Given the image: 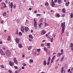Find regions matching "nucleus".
<instances>
[{"label": "nucleus", "mask_w": 73, "mask_h": 73, "mask_svg": "<svg viewBox=\"0 0 73 73\" xmlns=\"http://www.w3.org/2000/svg\"><path fill=\"white\" fill-rule=\"evenodd\" d=\"M6 13L5 12L3 13V15L4 16H6Z\"/></svg>", "instance_id": "nucleus-37"}, {"label": "nucleus", "mask_w": 73, "mask_h": 73, "mask_svg": "<svg viewBox=\"0 0 73 73\" xmlns=\"http://www.w3.org/2000/svg\"><path fill=\"white\" fill-rule=\"evenodd\" d=\"M56 16L57 17H60V14H58L57 15H56Z\"/></svg>", "instance_id": "nucleus-41"}, {"label": "nucleus", "mask_w": 73, "mask_h": 73, "mask_svg": "<svg viewBox=\"0 0 73 73\" xmlns=\"http://www.w3.org/2000/svg\"><path fill=\"white\" fill-rule=\"evenodd\" d=\"M9 72L10 73H12V71L11 70H9Z\"/></svg>", "instance_id": "nucleus-57"}, {"label": "nucleus", "mask_w": 73, "mask_h": 73, "mask_svg": "<svg viewBox=\"0 0 73 73\" xmlns=\"http://www.w3.org/2000/svg\"><path fill=\"white\" fill-rule=\"evenodd\" d=\"M45 5L46 6H48L49 5V3L46 2L45 3Z\"/></svg>", "instance_id": "nucleus-20"}, {"label": "nucleus", "mask_w": 73, "mask_h": 73, "mask_svg": "<svg viewBox=\"0 0 73 73\" xmlns=\"http://www.w3.org/2000/svg\"><path fill=\"white\" fill-rule=\"evenodd\" d=\"M62 11L63 13H65V12H66V11H65V8H63L62 9Z\"/></svg>", "instance_id": "nucleus-19"}, {"label": "nucleus", "mask_w": 73, "mask_h": 73, "mask_svg": "<svg viewBox=\"0 0 73 73\" xmlns=\"http://www.w3.org/2000/svg\"><path fill=\"white\" fill-rule=\"evenodd\" d=\"M5 54L8 57H9L11 56V52L9 51V50H7L6 52H5Z\"/></svg>", "instance_id": "nucleus-3"}, {"label": "nucleus", "mask_w": 73, "mask_h": 73, "mask_svg": "<svg viewBox=\"0 0 73 73\" xmlns=\"http://www.w3.org/2000/svg\"><path fill=\"white\" fill-rule=\"evenodd\" d=\"M37 11L36 10H35L34 11V13H37Z\"/></svg>", "instance_id": "nucleus-59"}, {"label": "nucleus", "mask_w": 73, "mask_h": 73, "mask_svg": "<svg viewBox=\"0 0 73 73\" xmlns=\"http://www.w3.org/2000/svg\"><path fill=\"white\" fill-rule=\"evenodd\" d=\"M22 69H24V66H23L22 67Z\"/></svg>", "instance_id": "nucleus-64"}, {"label": "nucleus", "mask_w": 73, "mask_h": 73, "mask_svg": "<svg viewBox=\"0 0 73 73\" xmlns=\"http://www.w3.org/2000/svg\"><path fill=\"white\" fill-rule=\"evenodd\" d=\"M51 60V59H50V57H49L48 58V61H50V60Z\"/></svg>", "instance_id": "nucleus-47"}, {"label": "nucleus", "mask_w": 73, "mask_h": 73, "mask_svg": "<svg viewBox=\"0 0 73 73\" xmlns=\"http://www.w3.org/2000/svg\"><path fill=\"white\" fill-rule=\"evenodd\" d=\"M34 27L35 29H37V19L36 18L34 19Z\"/></svg>", "instance_id": "nucleus-2"}, {"label": "nucleus", "mask_w": 73, "mask_h": 73, "mask_svg": "<svg viewBox=\"0 0 73 73\" xmlns=\"http://www.w3.org/2000/svg\"><path fill=\"white\" fill-rule=\"evenodd\" d=\"M10 39H11V36H9L8 37V38H7V40L9 41Z\"/></svg>", "instance_id": "nucleus-24"}, {"label": "nucleus", "mask_w": 73, "mask_h": 73, "mask_svg": "<svg viewBox=\"0 0 73 73\" xmlns=\"http://www.w3.org/2000/svg\"><path fill=\"white\" fill-rule=\"evenodd\" d=\"M0 53H1L2 56H3V55L5 56V53H4V51H3L1 49H0Z\"/></svg>", "instance_id": "nucleus-4"}, {"label": "nucleus", "mask_w": 73, "mask_h": 73, "mask_svg": "<svg viewBox=\"0 0 73 73\" xmlns=\"http://www.w3.org/2000/svg\"><path fill=\"white\" fill-rule=\"evenodd\" d=\"M4 8H6V7H7V6L6 5V4H5V3H4Z\"/></svg>", "instance_id": "nucleus-52"}, {"label": "nucleus", "mask_w": 73, "mask_h": 73, "mask_svg": "<svg viewBox=\"0 0 73 73\" xmlns=\"http://www.w3.org/2000/svg\"><path fill=\"white\" fill-rule=\"evenodd\" d=\"M32 48V46H30L29 47V48H28L29 50H30L31 49V48Z\"/></svg>", "instance_id": "nucleus-25"}, {"label": "nucleus", "mask_w": 73, "mask_h": 73, "mask_svg": "<svg viewBox=\"0 0 73 73\" xmlns=\"http://www.w3.org/2000/svg\"><path fill=\"white\" fill-rule=\"evenodd\" d=\"M21 31L22 32H24V27L22 26L21 28Z\"/></svg>", "instance_id": "nucleus-10"}, {"label": "nucleus", "mask_w": 73, "mask_h": 73, "mask_svg": "<svg viewBox=\"0 0 73 73\" xmlns=\"http://www.w3.org/2000/svg\"><path fill=\"white\" fill-rule=\"evenodd\" d=\"M13 61L14 62L15 64H18V62H17V60H16V58H14L13 59Z\"/></svg>", "instance_id": "nucleus-6"}, {"label": "nucleus", "mask_w": 73, "mask_h": 73, "mask_svg": "<svg viewBox=\"0 0 73 73\" xmlns=\"http://www.w3.org/2000/svg\"><path fill=\"white\" fill-rule=\"evenodd\" d=\"M44 24H45V27L48 26V24L47 25V24H46V22H45Z\"/></svg>", "instance_id": "nucleus-38"}, {"label": "nucleus", "mask_w": 73, "mask_h": 73, "mask_svg": "<svg viewBox=\"0 0 73 73\" xmlns=\"http://www.w3.org/2000/svg\"><path fill=\"white\" fill-rule=\"evenodd\" d=\"M33 53L36 54V50L35 49H33Z\"/></svg>", "instance_id": "nucleus-15"}, {"label": "nucleus", "mask_w": 73, "mask_h": 73, "mask_svg": "<svg viewBox=\"0 0 73 73\" xmlns=\"http://www.w3.org/2000/svg\"><path fill=\"white\" fill-rule=\"evenodd\" d=\"M29 40L30 41H32V39L31 38L29 39Z\"/></svg>", "instance_id": "nucleus-56"}, {"label": "nucleus", "mask_w": 73, "mask_h": 73, "mask_svg": "<svg viewBox=\"0 0 73 73\" xmlns=\"http://www.w3.org/2000/svg\"><path fill=\"white\" fill-rule=\"evenodd\" d=\"M63 49H62L61 50V55H62V54H63Z\"/></svg>", "instance_id": "nucleus-34"}, {"label": "nucleus", "mask_w": 73, "mask_h": 73, "mask_svg": "<svg viewBox=\"0 0 73 73\" xmlns=\"http://www.w3.org/2000/svg\"><path fill=\"white\" fill-rule=\"evenodd\" d=\"M70 69H69L68 70V73L70 72Z\"/></svg>", "instance_id": "nucleus-53"}, {"label": "nucleus", "mask_w": 73, "mask_h": 73, "mask_svg": "<svg viewBox=\"0 0 73 73\" xmlns=\"http://www.w3.org/2000/svg\"><path fill=\"white\" fill-rule=\"evenodd\" d=\"M18 47L19 48H23V46L21 44H18Z\"/></svg>", "instance_id": "nucleus-13"}, {"label": "nucleus", "mask_w": 73, "mask_h": 73, "mask_svg": "<svg viewBox=\"0 0 73 73\" xmlns=\"http://www.w3.org/2000/svg\"><path fill=\"white\" fill-rule=\"evenodd\" d=\"M70 17H71V18H73V13H71V15H70Z\"/></svg>", "instance_id": "nucleus-33"}, {"label": "nucleus", "mask_w": 73, "mask_h": 73, "mask_svg": "<svg viewBox=\"0 0 73 73\" xmlns=\"http://www.w3.org/2000/svg\"><path fill=\"white\" fill-rule=\"evenodd\" d=\"M65 16V14H62L61 17H64Z\"/></svg>", "instance_id": "nucleus-36"}, {"label": "nucleus", "mask_w": 73, "mask_h": 73, "mask_svg": "<svg viewBox=\"0 0 73 73\" xmlns=\"http://www.w3.org/2000/svg\"><path fill=\"white\" fill-rule=\"evenodd\" d=\"M21 71V69H20V70H16L15 71V73H19V72Z\"/></svg>", "instance_id": "nucleus-22"}, {"label": "nucleus", "mask_w": 73, "mask_h": 73, "mask_svg": "<svg viewBox=\"0 0 73 73\" xmlns=\"http://www.w3.org/2000/svg\"><path fill=\"white\" fill-rule=\"evenodd\" d=\"M10 7L11 8H12L13 7V3L11 2L10 4Z\"/></svg>", "instance_id": "nucleus-18"}, {"label": "nucleus", "mask_w": 73, "mask_h": 73, "mask_svg": "<svg viewBox=\"0 0 73 73\" xmlns=\"http://www.w3.org/2000/svg\"><path fill=\"white\" fill-rule=\"evenodd\" d=\"M9 65L11 66H13L14 65V62L10 61L9 62Z\"/></svg>", "instance_id": "nucleus-5"}, {"label": "nucleus", "mask_w": 73, "mask_h": 73, "mask_svg": "<svg viewBox=\"0 0 73 73\" xmlns=\"http://www.w3.org/2000/svg\"><path fill=\"white\" fill-rule=\"evenodd\" d=\"M23 66H26V65H27V64H25L23 63Z\"/></svg>", "instance_id": "nucleus-46"}, {"label": "nucleus", "mask_w": 73, "mask_h": 73, "mask_svg": "<svg viewBox=\"0 0 73 73\" xmlns=\"http://www.w3.org/2000/svg\"><path fill=\"white\" fill-rule=\"evenodd\" d=\"M49 63H50V62H49V61L47 63V65H49Z\"/></svg>", "instance_id": "nucleus-58"}, {"label": "nucleus", "mask_w": 73, "mask_h": 73, "mask_svg": "<svg viewBox=\"0 0 73 73\" xmlns=\"http://www.w3.org/2000/svg\"><path fill=\"white\" fill-rule=\"evenodd\" d=\"M44 51H46V52L48 51V48H45V47H44Z\"/></svg>", "instance_id": "nucleus-21"}, {"label": "nucleus", "mask_w": 73, "mask_h": 73, "mask_svg": "<svg viewBox=\"0 0 73 73\" xmlns=\"http://www.w3.org/2000/svg\"><path fill=\"white\" fill-rule=\"evenodd\" d=\"M29 38H34V37L33 36H32V35H29Z\"/></svg>", "instance_id": "nucleus-14"}, {"label": "nucleus", "mask_w": 73, "mask_h": 73, "mask_svg": "<svg viewBox=\"0 0 73 73\" xmlns=\"http://www.w3.org/2000/svg\"><path fill=\"white\" fill-rule=\"evenodd\" d=\"M43 65L45 66L46 65V62L45 60H44L43 61Z\"/></svg>", "instance_id": "nucleus-12"}, {"label": "nucleus", "mask_w": 73, "mask_h": 73, "mask_svg": "<svg viewBox=\"0 0 73 73\" xmlns=\"http://www.w3.org/2000/svg\"><path fill=\"white\" fill-rule=\"evenodd\" d=\"M59 60H60V58H58V59H57L56 60V62H58V61H59Z\"/></svg>", "instance_id": "nucleus-49"}, {"label": "nucleus", "mask_w": 73, "mask_h": 73, "mask_svg": "<svg viewBox=\"0 0 73 73\" xmlns=\"http://www.w3.org/2000/svg\"><path fill=\"white\" fill-rule=\"evenodd\" d=\"M61 27L62 28V34L64 32V31H65V22H64L63 23H62L61 24Z\"/></svg>", "instance_id": "nucleus-1"}, {"label": "nucleus", "mask_w": 73, "mask_h": 73, "mask_svg": "<svg viewBox=\"0 0 73 73\" xmlns=\"http://www.w3.org/2000/svg\"><path fill=\"white\" fill-rule=\"evenodd\" d=\"M5 3H6V4H7V3H8V1L6 0L5 1Z\"/></svg>", "instance_id": "nucleus-63"}, {"label": "nucleus", "mask_w": 73, "mask_h": 73, "mask_svg": "<svg viewBox=\"0 0 73 73\" xmlns=\"http://www.w3.org/2000/svg\"><path fill=\"white\" fill-rule=\"evenodd\" d=\"M58 55L60 56H61V53H58Z\"/></svg>", "instance_id": "nucleus-54"}, {"label": "nucleus", "mask_w": 73, "mask_h": 73, "mask_svg": "<svg viewBox=\"0 0 73 73\" xmlns=\"http://www.w3.org/2000/svg\"><path fill=\"white\" fill-rule=\"evenodd\" d=\"M64 67H63L61 69V73H65V70H64Z\"/></svg>", "instance_id": "nucleus-7"}, {"label": "nucleus", "mask_w": 73, "mask_h": 73, "mask_svg": "<svg viewBox=\"0 0 73 73\" xmlns=\"http://www.w3.org/2000/svg\"><path fill=\"white\" fill-rule=\"evenodd\" d=\"M14 68H15V69H18V67L17 66H15Z\"/></svg>", "instance_id": "nucleus-44"}, {"label": "nucleus", "mask_w": 73, "mask_h": 73, "mask_svg": "<svg viewBox=\"0 0 73 73\" xmlns=\"http://www.w3.org/2000/svg\"><path fill=\"white\" fill-rule=\"evenodd\" d=\"M43 19L42 18H41L40 19V21H39V22H42L43 21L42 20Z\"/></svg>", "instance_id": "nucleus-30"}, {"label": "nucleus", "mask_w": 73, "mask_h": 73, "mask_svg": "<svg viewBox=\"0 0 73 73\" xmlns=\"http://www.w3.org/2000/svg\"><path fill=\"white\" fill-rule=\"evenodd\" d=\"M46 53H47V54H49V53H50V51H49V50H48V51H46Z\"/></svg>", "instance_id": "nucleus-27"}, {"label": "nucleus", "mask_w": 73, "mask_h": 73, "mask_svg": "<svg viewBox=\"0 0 73 73\" xmlns=\"http://www.w3.org/2000/svg\"><path fill=\"white\" fill-rule=\"evenodd\" d=\"M70 46L71 48H73V43H72L71 44Z\"/></svg>", "instance_id": "nucleus-43"}, {"label": "nucleus", "mask_w": 73, "mask_h": 73, "mask_svg": "<svg viewBox=\"0 0 73 73\" xmlns=\"http://www.w3.org/2000/svg\"><path fill=\"white\" fill-rule=\"evenodd\" d=\"M13 7V8H14V9H15V8L16 7V5H14V6Z\"/></svg>", "instance_id": "nucleus-45"}, {"label": "nucleus", "mask_w": 73, "mask_h": 73, "mask_svg": "<svg viewBox=\"0 0 73 73\" xmlns=\"http://www.w3.org/2000/svg\"><path fill=\"white\" fill-rule=\"evenodd\" d=\"M46 33V31H45V30H43L41 32V34L42 35H44Z\"/></svg>", "instance_id": "nucleus-9"}, {"label": "nucleus", "mask_w": 73, "mask_h": 73, "mask_svg": "<svg viewBox=\"0 0 73 73\" xmlns=\"http://www.w3.org/2000/svg\"><path fill=\"white\" fill-rule=\"evenodd\" d=\"M53 61H54V60H53V59H52L51 61V63H53Z\"/></svg>", "instance_id": "nucleus-48"}, {"label": "nucleus", "mask_w": 73, "mask_h": 73, "mask_svg": "<svg viewBox=\"0 0 73 73\" xmlns=\"http://www.w3.org/2000/svg\"><path fill=\"white\" fill-rule=\"evenodd\" d=\"M61 0H58V2L59 4H61Z\"/></svg>", "instance_id": "nucleus-26"}, {"label": "nucleus", "mask_w": 73, "mask_h": 73, "mask_svg": "<svg viewBox=\"0 0 73 73\" xmlns=\"http://www.w3.org/2000/svg\"><path fill=\"white\" fill-rule=\"evenodd\" d=\"M55 5V3H54L53 2L52 3H51V6L52 7H54Z\"/></svg>", "instance_id": "nucleus-17"}, {"label": "nucleus", "mask_w": 73, "mask_h": 73, "mask_svg": "<svg viewBox=\"0 0 73 73\" xmlns=\"http://www.w3.org/2000/svg\"><path fill=\"white\" fill-rule=\"evenodd\" d=\"M51 12H54V11H53V10H51Z\"/></svg>", "instance_id": "nucleus-62"}, {"label": "nucleus", "mask_w": 73, "mask_h": 73, "mask_svg": "<svg viewBox=\"0 0 73 73\" xmlns=\"http://www.w3.org/2000/svg\"><path fill=\"white\" fill-rule=\"evenodd\" d=\"M19 41H20V39L18 38H16L15 39V41L17 44H19Z\"/></svg>", "instance_id": "nucleus-8"}, {"label": "nucleus", "mask_w": 73, "mask_h": 73, "mask_svg": "<svg viewBox=\"0 0 73 73\" xmlns=\"http://www.w3.org/2000/svg\"><path fill=\"white\" fill-rule=\"evenodd\" d=\"M41 15V14H36V16H40Z\"/></svg>", "instance_id": "nucleus-32"}, {"label": "nucleus", "mask_w": 73, "mask_h": 73, "mask_svg": "<svg viewBox=\"0 0 73 73\" xmlns=\"http://www.w3.org/2000/svg\"><path fill=\"white\" fill-rule=\"evenodd\" d=\"M65 57V55H64L62 57V58L61 59V62H62V61H63V60H64V57Z\"/></svg>", "instance_id": "nucleus-23"}, {"label": "nucleus", "mask_w": 73, "mask_h": 73, "mask_svg": "<svg viewBox=\"0 0 73 73\" xmlns=\"http://www.w3.org/2000/svg\"><path fill=\"white\" fill-rule=\"evenodd\" d=\"M29 61L30 62H33V60L32 59H30Z\"/></svg>", "instance_id": "nucleus-31"}, {"label": "nucleus", "mask_w": 73, "mask_h": 73, "mask_svg": "<svg viewBox=\"0 0 73 73\" xmlns=\"http://www.w3.org/2000/svg\"><path fill=\"white\" fill-rule=\"evenodd\" d=\"M70 3V2H69L68 1V3H66V5L67 7H68L69 6V4Z\"/></svg>", "instance_id": "nucleus-16"}, {"label": "nucleus", "mask_w": 73, "mask_h": 73, "mask_svg": "<svg viewBox=\"0 0 73 73\" xmlns=\"http://www.w3.org/2000/svg\"><path fill=\"white\" fill-rule=\"evenodd\" d=\"M44 43H42L41 44V46H44Z\"/></svg>", "instance_id": "nucleus-51"}, {"label": "nucleus", "mask_w": 73, "mask_h": 73, "mask_svg": "<svg viewBox=\"0 0 73 73\" xmlns=\"http://www.w3.org/2000/svg\"><path fill=\"white\" fill-rule=\"evenodd\" d=\"M50 39H51V40H50V41H51V42H53V40H53L52 39V38H50Z\"/></svg>", "instance_id": "nucleus-55"}, {"label": "nucleus", "mask_w": 73, "mask_h": 73, "mask_svg": "<svg viewBox=\"0 0 73 73\" xmlns=\"http://www.w3.org/2000/svg\"><path fill=\"white\" fill-rule=\"evenodd\" d=\"M37 51L38 52H40V49L39 48L38 49H37Z\"/></svg>", "instance_id": "nucleus-42"}, {"label": "nucleus", "mask_w": 73, "mask_h": 73, "mask_svg": "<svg viewBox=\"0 0 73 73\" xmlns=\"http://www.w3.org/2000/svg\"><path fill=\"white\" fill-rule=\"evenodd\" d=\"M55 58V56H53V57L52 58V59L53 60H54V59Z\"/></svg>", "instance_id": "nucleus-39"}, {"label": "nucleus", "mask_w": 73, "mask_h": 73, "mask_svg": "<svg viewBox=\"0 0 73 73\" xmlns=\"http://www.w3.org/2000/svg\"><path fill=\"white\" fill-rule=\"evenodd\" d=\"M54 2L55 3H57V0H54Z\"/></svg>", "instance_id": "nucleus-61"}, {"label": "nucleus", "mask_w": 73, "mask_h": 73, "mask_svg": "<svg viewBox=\"0 0 73 73\" xmlns=\"http://www.w3.org/2000/svg\"><path fill=\"white\" fill-rule=\"evenodd\" d=\"M0 67L1 68H2V69H3V68H4V66L3 65H1L0 66Z\"/></svg>", "instance_id": "nucleus-29"}, {"label": "nucleus", "mask_w": 73, "mask_h": 73, "mask_svg": "<svg viewBox=\"0 0 73 73\" xmlns=\"http://www.w3.org/2000/svg\"><path fill=\"white\" fill-rule=\"evenodd\" d=\"M41 25H42V23H41L39 25V26L40 28H41Z\"/></svg>", "instance_id": "nucleus-28"}, {"label": "nucleus", "mask_w": 73, "mask_h": 73, "mask_svg": "<svg viewBox=\"0 0 73 73\" xmlns=\"http://www.w3.org/2000/svg\"><path fill=\"white\" fill-rule=\"evenodd\" d=\"M50 46V43H48L47 44V46Z\"/></svg>", "instance_id": "nucleus-40"}, {"label": "nucleus", "mask_w": 73, "mask_h": 73, "mask_svg": "<svg viewBox=\"0 0 73 73\" xmlns=\"http://www.w3.org/2000/svg\"><path fill=\"white\" fill-rule=\"evenodd\" d=\"M52 36L53 37L55 38V37H56V34H53Z\"/></svg>", "instance_id": "nucleus-35"}, {"label": "nucleus", "mask_w": 73, "mask_h": 73, "mask_svg": "<svg viewBox=\"0 0 73 73\" xmlns=\"http://www.w3.org/2000/svg\"><path fill=\"white\" fill-rule=\"evenodd\" d=\"M25 32H28V30H29V28L27 27H25Z\"/></svg>", "instance_id": "nucleus-11"}, {"label": "nucleus", "mask_w": 73, "mask_h": 73, "mask_svg": "<svg viewBox=\"0 0 73 73\" xmlns=\"http://www.w3.org/2000/svg\"><path fill=\"white\" fill-rule=\"evenodd\" d=\"M19 35H22V33H21V32H20L19 33Z\"/></svg>", "instance_id": "nucleus-50"}, {"label": "nucleus", "mask_w": 73, "mask_h": 73, "mask_svg": "<svg viewBox=\"0 0 73 73\" xmlns=\"http://www.w3.org/2000/svg\"><path fill=\"white\" fill-rule=\"evenodd\" d=\"M3 23H4V22L3 21H2L1 22V24H3Z\"/></svg>", "instance_id": "nucleus-60"}]
</instances>
